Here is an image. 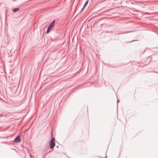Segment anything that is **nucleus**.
<instances>
[{
	"label": "nucleus",
	"mask_w": 158,
	"mask_h": 158,
	"mask_svg": "<svg viewBox=\"0 0 158 158\" xmlns=\"http://www.w3.org/2000/svg\"><path fill=\"white\" fill-rule=\"evenodd\" d=\"M55 146V142L50 141L49 147L50 149H52Z\"/></svg>",
	"instance_id": "obj_1"
},
{
	"label": "nucleus",
	"mask_w": 158,
	"mask_h": 158,
	"mask_svg": "<svg viewBox=\"0 0 158 158\" xmlns=\"http://www.w3.org/2000/svg\"><path fill=\"white\" fill-rule=\"evenodd\" d=\"M14 141L15 142H19L20 141V135H18L14 139Z\"/></svg>",
	"instance_id": "obj_2"
},
{
	"label": "nucleus",
	"mask_w": 158,
	"mask_h": 158,
	"mask_svg": "<svg viewBox=\"0 0 158 158\" xmlns=\"http://www.w3.org/2000/svg\"><path fill=\"white\" fill-rule=\"evenodd\" d=\"M55 23V21L54 20H53L52 22L50 24L48 27L50 28H51L52 27L54 26Z\"/></svg>",
	"instance_id": "obj_3"
},
{
	"label": "nucleus",
	"mask_w": 158,
	"mask_h": 158,
	"mask_svg": "<svg viewBox=\"0 0 158 158\" xmlns=\"http://www.w3.org/2000/svg\"><path fill=\"white\" fill-rule=\"evenodd\" d=\"M19 10V8H14L12 10V11L14 12H16V11H18V10Z\"/></svg>",
	"instance_id": "obj_4"
},
{
	"label": "nucleus",
	"mask_w": 158,
	"mask_h": 158,
	"mask_svg": "<svg viewBox=\"0 0 158 158\" xmlns=\"http://www.w3.org/2000/svg\"><path fill=\"white\" fill-rule=\"evenodd\" d=\"M88 2H89V0H87L86 1L85 4L83 6H84V7H85L86 6V5H87V4H88Z\"/></svg>",
	"instance_id": "obj_5"
},
{
	"label": "nucleus",
	"mask_w": 158,
	"mask_h": 158,
	"mask_svg": "<svg viewBox=\"0 0 158 158\" xmlns=\"http://www.w3.org/2000/svg\"><path fill=\"white\" fill-rule=\"evenodd\" d=\"M51 30V28H49L48 27L47 30V31H46V33H48Z\"/></svg>",
	"instance_id": "obj_6"
},
{
	"label": "nucleus",
	"mask_w": 158,
	"mask_h": 158,
	"mask_svg": "<svg viewBox=\"0 0 158 158\" xmlns=\"http://www.w3.org/2000/svg\"><path fill=\"white\" fill-rule=\"evenodd\" d=\"M55 139L54 137H52L51 139L50 140V141H53V142H55Z\"/></svg>",
	"instance_id": "obj_7"
},
{
	"label": "nucleus",
	"mask_w": 158,
	"mask_h": 158,
	"mask_svg": "<svg viewBox=\"0 0 158 158\" xmlns=\"http://www.w3.org/2000/svg\"><path fill=\"white\" fill-rule=\"evenodd\" d=\"M128 33V32H122V33H118V34H125V33Z\"/></svg>",
	"instance_id": "obj_8"
},
{
	"label": "nucleus",
	"mask_w": 158,
	"mask_h": 158,
	"mask_svg": "<svg viewBox=\"0 0 158 158\" xmlns=\"http://www.w3.org/2000/svg\"><path fill=\"white\" fill-rule=\"evenodd\" d=\"M85 7H84V6H83V7L81 9V12L84 9Z\"/></svg>",
	"instance_id": "obj_9"
},
{
	"label": "nucleus",
	"mask_w": 158,
	"mask_h": 158,
	"mask_svg": "<svg viewBox=\"0 0 158 158\" xmlns=\"http://www.w3.org/2000/svg\"><path fill=\"white\" fill-rule=\"evenodd\" d=\"M137 40H132L130 42H133V41H136Z\"/></svg>",
	"instance_id": "obj_10"
},
{
	"label": "nucleus",
	"mask_w": 158,
	"mask_h": 158,
	"mask_svg": "<svg viewBox=\"0 0 158 158\" xmlns=\"http://www.w3.org/2000/svg\"><path fill=\"white\" fill-rule=\"evenodd\" d=\"M52 150H51V151H49L48 152V153H49V152H52Z\"/></svg>",
	"instance_id": "obj_11"
},
{
	"label": "nucleus",
	"mask_w": 158,
	"mask_h": 158,
	"mask_svg": "<svg viewBox=\"0 0 158 158\" xmlns=\"http://www.w3.org/2000/svg\"><path fill=\"white\" fill-rule=\"evenodd\" d=\"M30 157H31V154H30Z\"/></svg>",
	"instance_id": "obj_12"
},
{
	"label": "nucleus",
	"mask_w": 158,
	"mask_h": 158,
	"mask_svg": "<svg viewBox=\"0 0 158 158\" xmlns=\"http://www.w3.org/2000/svg\"><path fill=\"white\" fill-rule=\"evenodd\" d=\"M118 101H119L118 100H117V102H118Z\"/></svg>",
	"instance_id": "obj_13"
}]
</instances>
